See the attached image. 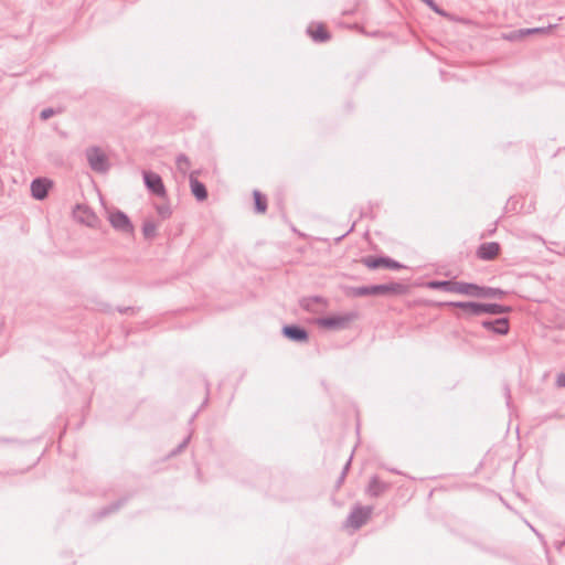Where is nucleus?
<instances>
[{"label":"nucleus","mask_w":565,"mask_h":565,"mask_svg":"<svg viewBox=\"0 0 565 565\" xmlns=\"http://www.w3.org/2000/svg\"><path fill=\"white\" fill-rule=\"evenodd\" d=\"M408 291V287L401 282H390L371 286H359L351 288L350 294L353 297L366 296H401Z\"/></svg>","instance_id":"obj_1"},{"label":"nucleus","mask_w":565,"mask_h":565,"mask_svg":"<svg viewBox=\"0 0 565 565\" xmlns=\"http://www.w3.org/2000/svg\"><path fill=\"white\" fill-rule=\"evenodd\" d=\"M427 286L430 289L472 297L475 284L457 280H430L427 282Z\"/></svg>","instance_id":"obj_2"},{"label":"nucleus","mask_w":565,"mask_h":565,"mask_svg":"<svg viewBox=\"0 0 565 565\" xmlns=\"http://www.w3.org/2000/svg\"><path fill=\"white\" fill-rule=\"evenodd\" d=\"M358 318L355 311L345 312L343 315H334L329 317H322L317 319V324L321 328L329 330H343L347 329L350 323Z\"/></svg>","instance_id":"obj_3"},{"label":"nucleus","mask_w":565,"mask_h":565,"mask_svg":"<svg viewBox=\"0 0 565 565\" xmlns=\"http://www.w3.org/2000/svg\"><path fill=\"white\" fill-rule=\"evenodd\" d=\"M85 156L92 170L102 173L108 170L107 157L98 147L87 148Z\"/></svg>","instance_id":"obj_4"},{"label":"nucleus","mask_w":565,"mask_h":565,"mask_svg":"<svg viewBox=\"0 0 565 565\" xmlns=\"http://www.w3.org/2000/svg\"><path fill=\"white\" fill-rule=\"evenodd\" d=\"M447 307L458 308L461 310L460 313L457 315L460 319H469L472 317L481 316L482 302L476 301H449L445 303Z\"/></svg>","instance_id":"obj_5"},{"label":"nucleus","mask_w":565,"mask_h":565,"mask_svg":"<svg viewBox=\"0 0 565 565\" xmlns=\"http://www.w3.org/2000/svg\"><path fill=\"white\" fill-rule=\"evenodd\" d=\"M372 507L356 505L348 515L347 524L358 530L369 521V519L372 515Z\"/></svg>","instance_id":"obj_6"},{"label":"nucleus","mask_w":565,"mask_h":565,"mask_svg":"<svg viewBox=\"0 0 565 565\" xmlns=\"http://www.w3.org/2000/svg\"><path fill=\"white\" fill-rule=\"evenodd\" d=\"M143 181L147 189L158 196L166 195V188L159 174L150 171H143Z\"/></svg>","instance_id":"obj_7"},{"label":"nucleus","mask_w":565,"mask_h":565,"mask_svg":"<svg viewBox=\"0 0 565 565\" xmlns=\"http://www.w3.org/2000/svg\"><path fill=\"white\" fill-rule=\"evenodd\" d=\"M108 218H109L111 226L117 231H120L122 233H131L134 230V226H132L129 217L127 216V214H125L124 212H121L119 210H116L115 212L109 213Z\"/></svg>","instance_id":"obj_8"},{"label":"nucleus","mask_w":565,"mask_h":565,"mask_svg":"<svg viewBox=\"0 0 565 565\" xmlns=\"http://www.w3.org/2000/svg\"><path fill=\"white\" fill-rule=\"evenodd\" d=\"M53 186V182L46 178H36L31 182V194L36 200H44L49 195V191Z\"/></svg>","instance_id":"obj_9"},{"label":"nucleus","mask_w":565,"mask_h":565,"mask_svg":"<svg viewBox=\"0 0 565 565\" xmlns=\"http://www.w3.org/2000/svg\"><path fill=\"white\" fill-rule=\"evenodd\" d=\"M481 326L495 333V334H500V335H505L509 333V330H510V324H509V319L508 318H498L495 320H483L481 322Z\"/></svg>","instance_id":"obj_10"},{"label":"nucleus","mask_w":565,"mask_h":565,"mask_svg":"<svg viewBox=\"0 0 565 565\" xmlns=\"http://www.w3.org/2000/svg\"><path fill=\"white\" fill-rule=\"evenodd\" d=\"M282 334L295 342H305L309 338L308 331L303 327L297 324L284 326Z\"/></svg>","instance_id":"obj_11"},{"label":"nucleus","mask_w":565,"mask_h":565,"mask_svg":"<svg viewBox=\"0 0 565 565\" xmlns=\"http://www.w3.org/2000/svg\"><path fill=\"white\" fill-rule=\"evenodd\" d=\"M505 295L507 292L500 288L479 286L475 284L472 297L502 299Z\"/></svg>","instance_id":"obj_12"},{"label":"nucleus","mask_w":565,"mask_h":565,"mask_svg":"<svg viewBox=\"0 0 565 565\" xmlns=\"http://www.w3.org/2000/svg\"><path fill=\"white\" fill-rule=\"evenodd\" d=\"M500 253V244L497 242L482 243L477 249V256L482 260H492Z\"/></svg>","instance_id":"obj_13"},{"label":"nucleus","mask_w":565,"mask_h":565,"mask_svg":"<svg viewBox=\"0 0 565 565\" xmlns=\"http://www.w3.org/2000/svg\"><path fill=\"white\" fill-rule=\"evenodd\" d=\"M300 307L308 312H319L327 307V300L319 296L305 297L300 300Z\"/></svg>","instance_id":"obj_14"},{"label":"nucleus","mask_w":565,"mask_h":565,"mask_svg":"<svg viewBox=\"0 0 565 565\" xmlns=\"http://www.w3.org/2000/svg\"><path fill=\"white\" fill-rule=\"evenodd\" d=\"M189 181H190L191 192L195 196V199L198 201L206 200V198H207L206 186L204 185V183H202L201 181L198 180V178L195 177V172L190 173Z\"/></svg>","instance_id":"obj_15"},{"label":"nucleus","mask_w":565,"mask_h":565,"mask_svg":"<svg viewBox=\"0 0 565 565\" xmlns=\"http://www.w3.org/2000/svg\"><path fill=\"white\" fill-rule=\"evenodd\" d=\"M307 33L315 42L318 43L326 42L330 39V33L327 31L322 23H319L317 25H309L307 29Z\"/></svg>","instance_id":"obj_16"},{"label":"nucleus","mask_w":565,"mask_h":565,"mask_svg":"<svg viewBox=\"0 0 565 565\" xmlns=\"http://www.w3.org/2000/svg\"><path fill=\"white\" fill-rule=\"evenodd\" d=\"M390 488L388 483L381 481L377 477H372L367 487V493L377 498Z\"/></svg>","instance_id":"obj_17"},{"label":"nucleus","mask_w":565,"mask_h":565,"mask_svg":"<svg viewBox=\"0 0 565 565\" xmlns=\"http://www.w3.org/2000/svg\"><path fill=\"white\" fill-rule=\"evenodd\" d=\"M512 308L510 306L500 305V303H482L481 316L482 315H502L511 312Z\"/></svg>","instance_id":"obj_18"},{"label":"nucleus","mask_w":565,"mask_h":565,"mask_svg":"<svg viewBox=\"0 0 565 565\" xmlns=\"http://www.w3.org/2000/svg\"><path fill=\"white\" fill-rule=\"evenodd\" d=\"M552 29V26H547V28H531V29H520V30H516L514 32H512L508 39L509 40H518V39H522L526 35H530V34H536V33H546L548 32L550 30Z\"/></svg>","instance_id":"obj_19"},{"label":"nucleus","mask_w":565,"mask_h":565,"mask_svg":"<svg viewBox=\"0 0 565 565\" xmlns=\"http://www.w3.org/2000/svg\"><path fill=\"white\" fill-rule=\"evenodd\" d=\"M386 256H366L361 259V263L370 269H379L381 267L385 268Z\"/></svg>","instance_id":"obj_20"},{"label":"nucleus","mask_w":565,"mask_h":565,"mask_svg":"<svg viewBox=\"0 0 565 565\" xmlns=\"http://www.w3.org/2000/svg\"><path fill=\"white\" fill-rule=\"evenodd\" d=\"M255 211L257 213H264L267 210V200L266 198L257 190L253 192Z\"/></svg>","instance_id":"obj_21"},{"label":"nucleus","mask_w":565,"mask_h":565,"mask_svg":"<svg viewBox=\"0 0 565 565\" xmlns=\"http://www.w3.org/2000/svg\"><path fill=\"white\" fill-rule=\"evenodd\" d=\"M125 501H126L125 499H120L117 502L111 503L110 505L104 508L103 510H100L98 512V518H103V516H106V515H108V514H110L113 512H116L117 510H119L120 507L124 505Z\"/></svg>","instance_id":"obj_22"},{"label":"nucleus","mask_w":565,"mask_h":565,"mask_svg":"<svg viewBox=\"0 0 565 565\" xmlns=\"http://www.w3.org/2000/svg\"><path fill=\"white\" fill-rule=\"evenodd\" d=\"M177 168L178 170L185 174L188 169L190 168V159L188 158V156H185L184 153H180L178 157H177Z\"/></svg>","instance_id":"obj_23"},{"label":"nucleus","mask_w":565,"mask_h":565,"mask_svg":"<svg viewBox=\"0 0 565 565\" xmlns=\"http://www.w3.org/2000/svg\"><path fill=\"white\" fill-rule=\"evenodd\" d=\"M142 233L146 238H153L157 234V225L152 221H146L142 225Z\"/></svg>","instance_id":"obj_24"},{"label":"nucleus","mask_w":565,"mask_h":565,"mask_svg":"<svg viewBox=\"0 0 565 565\" xmlns=\"http://www.w3.org/2000/svg\"><path fill=\"white\" fill-rule=\"evenodd\" d=\"M156 210L158 212V214L162 217V218H168L170 217L171 215V209L168 204H160V205H157L156 206Z\"/></svg>","instance_id":"obj_25"},{"label":"nucleus","mask_w":565,"mask_h":565,"mask_svg":"<svg viewBox=\"0 0 565 565\" xmlns=\"http://www.w3.org/2000/svg\"><path fill=\"white\" fill-rule=\"evenodd\" d=\"M386 264H385V268H388V269H394V270H398V269H402L404 268V265H402L401 263L390 258L386 256V259H385Z\"/></svg>","instance_id":"obj_26"},{"label":"nucleus","mask_w":565,"mask_h":565,"mask_svg":"<svg viewBox=\"0 0 565 565\" xmlns=\"http://www.w3.org/2000/svg\"><path fill=\"white\" fill-rule=\"evenodd\" d=\"M190 438H191V435L185 437L183 439V441L174 450L171 451V456H175V455L180 454L188 446Z\"/></svg>","instance_id":"obj_27"},{"label":"nucleus","mask_w":565,"mask_h":565,"mask_svg":"<svg viewBox=\"0 0 565 565\" xmlns=\"http://www.w3.org/2000/svg\"><path fill=\"white\" fill-rule=\"evenodd\" d=\"M55 114L54 109L53 108H44L41 114H40V117L41 119L43 120H47L49 118H51L53 115Z\"/></svg>","instance_id":"obj_28"},{"label":"nucleus","mask_w":565,"mask_h":565,"mask_svg":"<svg viewBox=\"0 0 565 565\" xmlns=\"http://www.w3.org/2000/svg\"><path fill=\"white\" fill-rule=\"evenodd\" d=\"M556 384L558 387H565V373H561L557 375Z\"/></svg>","instance_id":"obj_29"},{"label":"nucleus","mask_w":565,"mask_h":565,"mask_svg":"<svg viewBox=\"0 0 565 565\" xmlns=\"http://www.w3.org/2000/svg\"><path fill=\"white\" fill-rule=\"evenodd\" d=\"M351 460H352V456L349 458V460L347 461V463L344 465L343 469H342V472L341 473H344L347 475L349 469H350V465H351Z\"/></svg>","instance_id":"obj_30"},{"label":"nucleus","mask_w":565,"mask_h":565,"mask_svg":"<svg viewBox=\"0 0 565 565\" xmlns=\"http://www.w3.org/2000/svg\"><path fill=\"white\" fill-rule=\"evenodd\" d=\"M345 476H347V475H344V473H341V475L339 476V478H338V480H337V484H335V486H337V488H339V487L343 483V481H344V479H345Z\"/></svg>","instance_id":"obj_31"},{"label":"nucleus","mask_w":565,"mask_h":565,"mask_svg":"<svg viewBox=\"0 0 565 565\" xmlns=\"http://www.w3.org/2000/svg\"><path fill=\"white\" fill-rule=\"evenodd\" d=\"M13 441L12 438L0 437V444H12Z\"/></svg>","instance_id":"obj_32"},{"label":"nucleus","mask_w":565,"mask_h":565,"mask_svg":"<svg viewBox=\"0 0 565 565\" xmlns=\"http://www.w3.org/2000/svg\"><path fill=\"white\" fill-rule=\"evenodd\" d=\"M505 396H507V404H510L511 395H510V388L508 386L504 387Z\"/></svg>","instance_id":"obj_33"},{"label":"nucleus","mask_w":565,"mask_h":565,"mask_svg":"<svg viewBox=\"0 0 565 565\" xmlns=\"http://www.w3.org/2000/svg\"><path fill=\"white\" fill-rule=\"evenodd\" d=\"M130 311L132 312V311H134V308H131V307H125V308H120V309H119V312H120V313H128V312H130Z\"/></svg>","instance_id":"obj_34"}]
</instances>
